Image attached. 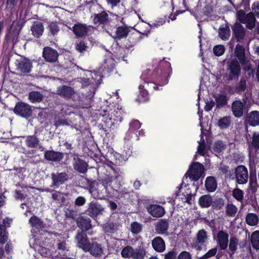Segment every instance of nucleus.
<instances>
[{
	"instance_id": "obj_1",
	"label": "nucleus",
	"mask_w": 259,
	"mask_h": 259,
	"mask_svg": "<svg viewBox=\"0 0 259 259\" xmlns=\"http://www.w3.org/2000/svg\"><path fill=\"white\" fill-rule=\"evenodd\" d=\"M227 71L228 74L224 77V80L225 81L238 80L241 72V67L236 58L233 59L229 63Z\"/></svg>"
},
{
	"instance_id": "obj_2",
	"label": "nucleus",
	"mask_w": 259,
	"mask_h": 259,
	"mask_svg": "<svg viewBox=\"0 0 259 259\" xmlns=\"http://www.w3.org/2000/svg\"><path fill=\"white\" fill-rule=\"evenodd\" d=\"M236 16L239 22L245 24L248 29L251 30L254 27L256 19L253 12L246 14L244 10H240L237 13Z\"/></svg>"
},
{
	"instance_id": "obj_3",
	"label": "nucleus",
	"mask_w": 259,
	"mask_h": 259,
	"mask_svg": "<svg viewBox=\"0 0 259 259\" xmlns=\"http://www.w3.org/2000/svg\"><path fill=\"white\" fill-rule=\"evenodd\" d=\"M204 170L203 165L199 162H194L189 167L185 174L186 178H189L191 181H197L202 176Z\"/></svg>"
},
{
	"instance_id": "obj_4",
	"label": "nucleus",
	"mask_w": 259,
	"mask_h": 259,
	"mask_svg": "<svg viewBox=\"0 0 259 259\" xmlns=\"http://www.w3.org/2000/svg\"><path fill=\"white\" fill-rule=\"evenodd\" d=\"M208 238V233L204 229L199 230L197 232L195 239L192 244V247L196 250H201L202 246L207 243Z\"/></svg>"
},
{
	"instance_id": "obj_5",
	"label": "nucleus",
	"mask_w": 259,
	"mask_h": 259,
	"mask_svg": "<svg viewBox=\"0 0 259 259\" xmlns=\"http://www.w3.org/2000/svg\"><path fill=\"white\" fill-rule=\"evenodd\" d=\"M14 112L17 115L27 118L32 115V109L29 104L23 102H19L16 104Z\"/></svg>"
},
{
	"instance_id": "obj_6",
	"label": "nucleus",
	"mask_w": 259,
	"mask_h": 259,
	"mask_svg": "<svg viewBox=\"0 0 259 259\" xmlns=\"http://www.w3.org/2000/svg\"><path fill=\"white\" fill-rule=\"evenodd\" d=\"M15 64L17 70L24 74L29 73L32 68L31 61L26 58H21L16 60Z\"/></svg>"
},
{
	"instance_id": "obj_7",
	"label": "nucleus",
	"mask_w": 259,
	"mask_h": 259,
	"mask_svg": "<svg viewBox=\"0 0 259 259\" xmlns=\"http://www.w3.org/2000/svg\"><path fill=\"white\" fill-rule=\"evenodd\" d=\"M235 177L237 183L239 184L246 183L248 179L247 168L243 165L238 166L235 170Z\"/></svg>"
},
{
	"instance_id": "obj_8",
	"label": "nucleus",
	"mask_w": 259,
	"mask_h": 259,
	"mask_svg": "<svg viewBox=\"0 0 259 259\" xmlns=\"http://www.w3.org/2000/svg\"><path fill=\"white\" fill-rule=\"evenodd\" d=\"M75 239L77 247L85 252H87V250H89L88 247L91 243L86 233L83 232H78L75 237Z\"/></svg>"
},
{
	"instance_id": "obj_9",
	"label": "nucleus",
	"mask_w": 259,
	"mask_h": 259,
	"mask_svg": "<svg viewBox=\"0 0 259 259\" xmlns=\"http://www.w3.org/2000/svg\"><path fill=\"white\" fill-rule=\"evenodd\" d=\"M51 178L52 180L51 186L58 188L67 181L68 176L65 172L52 173L51 174Z\"/></svg>"
},
{
	"instance_id": "obj_10",
	"label": "nucleus",
	"mask_w": 259,
	"mask_h": 259,
	"mask_svg": "<svg viewBox=\"0 0 259 259\" xmlns=\"http://www.w3.org/2000/svg\"><path fill=\"white\" fill-rule=\"evenodd\" d=\"M229 234L223 230H219L216 235V240L221 250H225L228 246Z\"/></svg>"
},
{
	"instance_id": "obj_11",
	"label": "nucleus",
	"mask_w": 259,
	"mask_h": 259,
	"mask_svg": "<svg viewBox=\"0 0 259 259\" xmlns=\"http://www.w3.org/2000/svg\"><path fill=\"white\" fill-rule=\"evenodd\" d=\"M57 51L50 47H45L43 51V57L49 62H55L58 59Z\"/></svg>"
},
{
	"instance_id": "obj_12",
	"label": "nucleus",
	"mask_w": 259,
	"mask_h": 259,
	"mask_svg": "<svg viewBox=\"0 0 259 259\" xmlns=\"http://www.w3.org/2000/svg\"><path fill=\"white\" fill-rule=\"evenodd\" d=\"M233 33L237 41L242 40L245 35V30L241 24L235 23L233 27Z\"/></svg>"
},
{
	"instance_id": "obj_13",
	"label": "nucleus",
	"mask_w": 259,
	"mask_h": 259,
	"mask_svg": "<svg viewBox=\"0 0 259 259\" xmlns=\"http://www.w3.org/2000/svg\"><path fill=\"white\" fill-rule=\"evenodd\" d=\"M104 209L103 207L98 203L91 202L87 209V214L91 217H96Z\"/></svg>"
},
{
	"instance_id": "obj_14",
	"label": "nucleus",
	"mask_w": 259,
	"mask_h": 259,
	"mask_svg": "<svg viewBox=\"0 0 259 259\" xmlns=\"http://www.w3.org/2000/svg\"><path fill=\"white\" fill-rule=\"evenodd\" d=\"M93 21L94 24L97 25H102V27H104L109 23L108 15L105 11L95 14Z\"/></svg>"
},
{
	"instance_id": "obj_15",
	"label": "nucleus",
	"mask_w": 259,
	"mask_h": 259,
	"mask_svg": "<svg viewBox=\"0 0 259 259\" xmlns=\"http://www.w3.org/2000/svg\"><path fill=\"white\" fill-rule=\"evenodd\" d=\"M235 56L237 58L239 63L241 65H245V62L247 61L245 55V49L240 45H237L234 51Z\"/></svg>"
},
{
	"instance_id": "obj_16",
	"label": "nucleus",
	"mask_w": 259,
	"mask_h": 259,
	"mask_svg": "<svg viewBox=\"0 0 259 259\" xmlns=\"http://www.w3.org/2000/svg\"><path fill=\"white\" fill-rule=\"evenodd\" d=\"M88 26L84 24L78 23L72 27V31L77 37H81L87 34L88 31Z\"/></svg>"
},
{
	"instance_id": "obj_17",
	"label": "nucleus",
	"mask_w": 259,
	"mask_h": 259,
	"mask_svg": "<svg viewBox=\"0 0 259 259\" xmlns=\"http://www.w3.org/2000/svg\"><path fill=\"white\" fill-rule=\"evenodd\" d=\"M148 212L154 217H161L165 213L164 209L161 206L153 204L148 207Z\"/></svg>"
},
{
	"instance_id": "obj_18",
	"label": "nucleus",
	"mask_w": 259,
	"mask_h": 259,
	"mask_svg": "<svg viewBox=\"0 0 259 259\" xmlns=\"http://www.w3.org/2000/svg\"><path fill=\"white\" fill-rule=\"evenodd\" d=\"M153 249L157 252H162L165 249V242L161 237H156L152 241Z\"/></svg>"
},
{
	"instance_id": "obj_19",
	"label": "nucleus",
	"mask_w": 259,
	"mask_h": 259,
	"mask_svg": "<svg viewBox=\"0 0 259 259\" xmlns=\"http://www.w3.org/2000/svg\"><path fill=\"white\" fill-rule=\"evenodd\" d=\"M244 105L241 101H235L232 104V111L236 117H240L243 115Z\"/></svg>"
},
{
	"instance_id": "obj_20",
	"label": "nucleus",
	"mask_w": 259,
	"mask_h": 259,
	"mask_svg": "<svg viewBox=\"0 0 259 259\" xmlns=\"http://www.w3.org/2000/svg\"><path fill=\"white\" fill-rule=\"evenodd\" d=\"M57 93L62 97L69 98L74 94L75 92L70 87L62 85L58 88Z\"/></svg>"
},
{
	"instance_id": "obj_21",
	"label": "nucleus",
	"mask_w": 259,
	"mask_h": 259,
	"mask_svg": "<svg viewBox=\"0 0 259 259\" xmlns=\"http://www.w3.org/2000/svg\"><path fill=\"white\" fill-rule=\"evenodd\" d=\"M73 165L74 169L80 173L83 174L87 171L88 164L84 160L78 157L74 158Z\"/></svg>"
},
{
	"instance_id": "obj_22",
	"label": "nucleus",
	"mask_w": 259,
	"mask_h": 259,
	"mask_svg": "<svg viewBox=\"0 0 259 259\" xmlns=\"http://www.w3.org/2000/svg\"><path fill=\"white\" fill-rule=\"evenodd\" d=\"M88 249L87 250V252H90L92 255L95 257L101 256L103 254V249L101 245L97 242L91 244Z\"/></svg>"
},
{
	"instance_id": "obj_23",
	"label": "nucleus",
	"mask_w": 259,
	"mask_h": 259,
	"mask_svg": "<svg viewBox=\"0 0 259 259\" xmlns=\"http://www.w3.org/2000/svg\"><path fill=\"white\" fill-rule=\"evenodd\" d=\"M44 27L42 23L39 21H35L31 27L32 34L36 37H40L43 33Z\"/></svg>"
},
{
	"instance_id": "obj_24",
	"label": "nucleus",
	"mask_w": 259,
	"mask_h": 259,
	"mask_svg": "<svg viewBox=\"0 0 259 259\" xmlns=\"http://www.w3.org/2000/svg\"><path fill=\"white\" fill-rule=\"evenodd\" d=\"M45 158L49 161H59L63 159V154L61 152L47 151L45 153Z\"/></svg>"
},
{
	"instance_id": "obj_25",
	"label": "nucleus",
	"mask_w": 259,
	"mask_h": 259,
	"mask_svg": "<svg viewBox=\"0 0 259 259\" xmlns=\"http://www.w3.org/2000/svg\"><path fill=\"white\" fill-rule=\"evenodd\" d=\"M91 222L90 219L83 217L78 218L77 220L78 226L82 230V232H83L91 228Z\"/></svg>"
},
{
	"instance_id": "obj_26",
	"label": "nucleus",
	"mask_w": 259,
	"mask_h": 259,
	"mask_svg": "<svg viewBox=\"0 0 259 259\" xmlns=\"http://www.w3.org/2000/svg\"><path fill=\"white\" fill-rule=\"evenodd\" d=\"M25 144L29 148H36L39 146V139L35 135L27 136L25 138Z\"/></svg>"
},
{
	"instance_id": "obj_27",
	"label": "nucleus",
	"mask_w": 259,
	"mask_h": 259,
	"mask_svg": "<svg viewBox=\"0 0 259 259\" xmlns=\"http://www.w3.org/2000/svg\"><path fill=\"white\" fill-rule=\"evenodd\" d=\"M205 187L208 192H213L217 188V182L213 177H207L205 181Z\"/></svg>"
},
{
	"instance_id": "obj_28",
	"label": "nucleus",
	"mask_w": 259,
	"mask_h": 259,
	"mask_svg": "<svg viewBox=\"0 0 259 259\" xmlns=\"http://www.w3.org/2000/svg\"><path fill=\"white\" fill-rule=\"evenodd\" d=\"M247 122L251 126H256L259 124V112L253 111L247 115Z\"/></svg>"
},
{
	"instance_id": "obj_29",
	"label": "nucleus",
	"mask_w": 259,
	"mask_h": 259,
	"mask_svg": "<svg viewBox=\"0 0 259 259\" xmlns=\"http://www.w3.org/2000/svg\"><path fill=\"white\" fill-rule=\"evenodd\" d=\"M168 227V224L165 220H160L155 225L156 232L159 234L166 233Z\"/></svg>"
},
{
	"instance_id": "obj_30",
	"label": "nucleus",
	"mask_w": 259,
	"mask_h": 259,
	"mask_svg": "<svg viewBox=\"0 0 259 259\" xmlns=\"http://www.w3.org/2000/svg\"><path fill=\"white\" fill-rule=\"evenodd\" d=\"M212 203V199L208 194L201 196L198 200L199 205L202 208H208Z\"/></svg>"
},
{
	"instance_id": "obj_31",
	"label": "nucleus",
	"mask_w": 259,
	"mask_h": 259,
	"mask_svg": "<svg viewBox=\"0 0 259 259\" xmlns=\"http://www.w3.org/2000/svg\"><path fill=\"white\" fill-rule=\"evenodd\" d=\"M129 31V28L126 26H119L117 28L115 33L113 37L119 39L126 37Z\"/></svg>"
},
{
	"instance_id": "obj_32",
	"label": "nucleus",
	"mask_w": 259,
	"mask_h": 259,
	"mask_svg": "<svg viewBox=\"0 0 259 259\" xmlns=\"http://www.w3.org/2000/svg\"><path fill=\"white\" fill-rule=\"evenodd\" d=\"M219 36L223 40H227L230 36V30L227 25L221 26L219 29Z\"/></svg>"
},
{
	"instance_id": "obj_33",
	"label": "nucleus",
	"mask_w": 259,
	"mask_h": 259,
	"mask_svg": "<svg viewBox=\"0 0 259 259\" xmlns=\"http://www.w3.org/2000/svg\"><path fill=\"white\" fill-rule=\"evenodd\" d=\"M239 244V240L235 236H231L229 240V249L231 252V254H234L237 249Z\"/></svg>"
},
{
	"instance_id": "obj_34",
	"label": "nucleus",
	"mask_w": 259,
	"mask_h": 259,
	"mask_svg": "<svg viewBox=\"0 0 259 259\" xmlns=\"http://www.w3.org/2000/svg\"><path fill=\"white\" fill-rule=\"evenodd\" d=\"M146 252L143 247L134 249L132 258L133 259H144L146 256Z\"/></svg>"
},
{
	"instance_id": "obj_35",
	"label": "nucleus",
	"mask_w": 259,
	"mask_h": 259,
	"mask_svg": "<svg viewBox=\"0 0 259 259\" xmlns=\"http://www.w3.org/2000/svg\"><path fill=\"white\" fill-rule=\"evenodd\" d=\"M29 223H30L33 230L39 229L43 227L44 224L38 218L33 216L29 219Z\"/></svg>"
},
{
	"instance_id": "obj_36",
	"label": "nucleus",
	"mask_w": 259,
	"mask_h": 259,
	"mask_svg": "<svg viewBox=\"0 0 259 259\" xmlns=\"http://www.w3.org/2000/svg\"><path fill=\"white\" fill-rule=\"evenodd\" d=\"M42 98V95L38 92L32 91L29 94L28 99L32 103L40 102Z\"/></svg>"
},
{
	"instance_id": "obj_37",
	"label": "nucleus",
	"mask_w": 259,
	"mask_h": 259,
	"mask_svg": "<svg viewBox=\"0 0 259 259\" xmlns=\"http://www.w3.org/2000/svg\"><path fill=\"white\" fill-rule=\"evenodd\" d=\"M250 242L254 248L259 249V231H255L251 234Z\"/></svg>"
},
{
	"instance_id": "obj_38",
	"label": "nucleus",
	"mask_w": 259,
	"mask_h": 259,
	"mask_svg": "<svg viewBox=\"0 0 259 259\" xmlns=\"http://www.w3.org/2000/svg\"><path fill=\"white\" fill-rule=\"evenodd\" d=\"M215 100L217 103V107L219 108L224 107L227 104V97L224 95H218L215 98Z\"/></svg>"
},
{
	"instance_id": "obj_39",
	"label": "nucleus",
	"mask_w": 259,
	"mask_h": 259,
	"mask_svg": "<svg viewBox=\"0 0 259 259\" xmlns=\"http://www.w3.org/2000/svg\"><path fill=\"white\" fill-rule=\"evenodd\" d=\"M246 223L251 226H254L257 225L258 222V219L255 213H248L246 217Z\"/></svg>"
},
{
	"instance_id": "obj_40",
	"label": "nucleus",
	"mask_w": 259,
	"mask_h": 259,
	"mask_svg": "<svg viewBox=\"0 0 259 259\" xmlns=\"http://www.w3.org/2000/svg\"><path fill=\"white\" fill-rule=\"evenodd\" d=\"M231 122V118L230 116L224 117L220 119L218 122V126L221 129L228 128Z\"/></svg>"
},
{
	"instance_id": "obj_41",
	"label": "nucleus",
	"mask_w": 259,
	"mask_h": 259,
	"mask_svg": "<svg viewBox=\"0 0 259 259\" xmlns=\"http://www.w3.org/2000/svg\"><path fill=\"white\" fill-rule=\"evenodd\" d=\"M243 65L244 66L243 69L245 77L250 78L251 76H253L254 70L252 68L250 63L246 61L245 65Z\"/></svg>"
},
{
	"instance_id": "obj_42",
	"label": "nucleus",
	"mask_w": 259,
	"mask_h": 259,
	"mask_svg": "<svg viewBox=\"0 0 259 259\" xmlns=\"http://www.w3.org/2000/svg\"><path fill=\"white\" fill-rule=\"evenodd\" d=\"M142 225L137 222H133L131 225V231L134 234L140 233L142 231Z\"/></svg>"
},
{
	"instance_id": "obj_43",
	"label": "nucleus",
	"mask_w": 259,
	"mask_h": 259,
	"mask_svg": "<svg viewBox=\"0 0 259 259\" xmlns=\"http://www.w3.org/2000/svg\"><path fill=\"white\" fill-rule=\"evenodd\" d=\"M237 211V208L232 204H228L226 206V214L229 217H234Z\"/></svg>"
},
{
	"instance_id": "obj_44",
	"label": "nucleus",
	"mask_w": 259,
	"mask_h": 259,
	"mask_svg": "<svg viewBox=\"0 0 259 259\" xmlns=\"http://www.w3.org/2000/svg\"><path fill=\"white\" fill-rule=\"evenodd\" d=\"M6 227L3 225H0V242L5 243L7 242L8 237V233L6 231Z\"/></svg>"
},
{
	"instance_id": "obj_45",
	"label": "nucleus",
	"mask_w": 259,
	"mask_h": 259,
	"mask_svg": "<svg viewBox=\"0 0 259 259\" xmlns=\"http://www.w3.org/2000/svg\"><path fill=\"white\" fill-rule=\"evenodd\" d=\"M52 198L54 200L56 201L61 200L62 202H64L65 199L64 193L55 190L52 191Z\"/></svg>"
},
{
	"instance_id": "obj_46",
	"label": "nucleus",
	"mask_w": 259,
	"mask_h": 259,
	"mask_svg": "<svg viewBox=\"0 0 259 259\" xmlns=\"http://www.w3.org/2000/svg\"><path fill=\"white\" fill-rule=\"evenodd\" d=\"M133 251L134 248L132 247L127 246L122 249L121 255L123 257H132Z\"/></svg>"
},
{
	"instance_id": "obj_47",
	"label": "nucleus",
	"mask_w": 259,
	"mask_h": 259,
	"mask_svg": "<svg viewBox=\"0 0 259 259\" xmlns=\"http://www.w3.org/2000/svg\"><path fill=\"white\" fill-rule=\"evenodd\" d=\"M246 88V80L244 78H241L239 82L236 87L237 93L244 92Z\"/></svg>"
},
{
	"instance_id": "obj_48",
	"label": "nucleus",
	"mask_w": 259,
	"mask_h": 259,
	"mask_svg": "<svg viewBox=\"0 0 259 259\" xmlns=\"http://www.w3.org/2000/svg\"><path fill=\"white\" fill-rule=\"evenodd\" d=\"M57 243V248L59 250L65 251L68 250V247L66 240L64 239H58Z\"/></svg>"
},
{
	"instance_id": "obj_49",
	"label": "nucleus",
	"mask_w": 259,
	"mask_h": 259,
	"mask_svg": "<svg viewBox=\"0 0 259 259\" xmlns=\"http://www.w3.org/2000/svg\"><path fill=\"white\" fill-rule=\"evenodd\" d=\"M213 150L214 152L220 153L225 149V145L222 141H217L213 146Z\"/></svg>"
},
{
	"instance_id": "obj_50",
	"label": "nucleus",
	"mask_w": 259,
	"mask_h": 259,
	"mask_svg": "<svg viewBox=\"0 0 259 259\" xmlns=\"http://www.w3.org/2000/svg\"><path fill=\"white\" fill-rule=\"evenodd\" d=\"M225 47L223 45H217L213 48V51L217 56H222L225 52Z\"/></svg>"
},
{
	"instance_id": "obj_51",
	"label": "nucleus",
	"mask_w": 259,
	"mask_h": 259,
	"mask_svg": "<svg viewBox=\"0 0 259 259\" xmlns=\"http://www.w3.org/2000/svg\"><path fill=\"white\" fill-rule=\"evenodd\" d=\"M233 196L238 201H241L243 198V192L238 188H236L233 191Z\"/></svg>"
},
{
	"instance_id": "obj_52",
	"label": "nucleus",
	"mask_w": 259,
	"mask_h": 259,
	"mask_svg": "<svg viewBox=\"0 0 259 259\" xmlns=\"http://www.w3.org/2000/svg\"><path fill=\"white\" fill-rule=\"evenodd\" d=\"M50 32L52 35L56 34L59 31V27L56 23L51 22L48 26Z\"/></svg>"
},
{
	"instance_id": "obj_53",
	"label": "nucleus",
	"mask_w": 259,
	"mask_h": 259,
	"mask_svg": "<svg viewBox=\"0 0 259 259\" xmlns=\"http://www.w3.org/2000/svg\"><path fill=\"white\" fill-rule=\"evenodd\" d=\"M141 127V123L139 121L134 120L131 122L130 124V131L135 132L136 130L139 129Z\"/></svg>"
},
{
	"instance_id": "obj_54",
	"label": "nucleus",
	"mask_w": 259,
	"mask_h": 259,
	"mask_svg": "<svg viewBox=\"0 0 259 259\" xmlns=\"http://www.w3.org/2000/svg\"><path fill=\"white\" fill-rule=\"evenodd\" d=\"M218 252L217 247H214L208 250L205 254L202 256V259H207L214 256Z\"/></svg>"
},
{
	"instance_id": "obj_55",
	"label": "nucleus",
	"mask_w": 259,
	"mask_h": 259,
	"mask_svg": "<svg viewBox=\"0 0 259 259\" xmlns=\"http://www.w3.org/2000/svg\"><path fill=\"white\" fill-rule=\"evenodd\" d=\"M98 183L95 181L92 182L90 184L89 192L95 198H98V195L96 194V189L95 188V186L97 185Z\"/></svg>"
},
{
	"instance_id": "obj_56",
	"label": "nucleus",
	"mask_w": 259,
	"mask_h": 259,
	"mask_svg": "<svg viewBox=\"0 0 259 259\" xmlns=\"http://www.w3.org/2000/svg\"><path fill=\"white\" fill-rule=\"evenodd\" d=\"M252 145L256 149H259V132L253 134Z\"/></svg>"
},
{
	"instance_id": "obj_57",
	"label": "nucleus",
	"mask_w": 259,
	"mask_h": 259,
	"mask_svg": "<svg viewBox=\"0 0 259 259\" xmlns=\"http://www.w3.org/2000/svg\"><path fill=\"white\" fill-rule=\"evenodd\" d=\"M191 253L186 251L181 252L177 257V259H192Z\"/></svg>"
},
{
	"instance_id": "obj_58",
	"label": "nucleus",
	"mask_w": 259,
	"mask_h": 259,
	"mask_svg": "<svg viewBox=\"0 0 259 259\" xmlns=\"http://www.w3.org/2000/svg\"><path fill=\"white\" fill-rule=\"evenodd\" d=\"M85 202L86 199L84 197L82 196H78L75 199L74 204L76 206H80L83 205Z\"/></svg>"
},
{
	"instance_id": "obj_59",
	"label": "nucleus",
	"mask_w": 259,
	"mask_h": 259,
	"mask_svg": "<svg viewBox=\"0 0 259 259\" xmlns=\"http://www.w3.org/2000/svg\"><path fill=\"white\" fill-rule=\"evenodd\" d=\"M197 152L199 153V154L201 155H204L206 153V148L204 144V141L202 143L199 142V145L197 148Z\"/></svg>"
},
{
	"instance_id": "obj_60",
	"label": "nucleus",
	"mask_w": 259,
	"mask_h": 259,
	"mask_svg": "<svg viewBox=\"0 0 259 259\" xmlns=\"http://www.w3.org/2000/svg\"><path fill=\"white\" fill-rule=\"evenodd\" d=\"M87 48V47L85 45L84 42L82 41L77 43L76 45V49L80 52H82L83 51H85Z\"/></svg>"
},
{
	"instance_id": "obj_61",
	"label": "nucleus",
	"mask_w": 259,
	"mask_h": 259,
	"mask_svg": "<svg viewBox=\"0 0 259 259\" xmlns=\"http://www.w3.org/2000/svg\"><path fill=\"white\" fill-rule=\"evenodd\" d=\"M251 9L255 15L259 17V2L254 3L252 5Z\"/></svg>"
},
{
	"instance_id": "obj_62",
	"label": "nucleus",
	"mask_w": 259,
	"mask_h": 259,
	"mask_svg": "<svg viewBox=\"0 0 259 259\" xmlns=\"http://www.w3.org/2000/svg\"><path fill=\"white\" fill-rule=\"evenodd\" d=\"M214 105V102L213 101H207L204 107V109L206 111H209L211 110Z\"/></svg>"
},
{
	"instance_id": "obj_63",
	"label": "nucleus",
	"mask_w": 259,
	"mask_h": 259,
	"mask_svg": "<svg viewBox=\"0 0 259 259\" xmlns=\"http://www.w3.org/2000/svg\"><path fill=\"white\" fill-rule=\"evenodd\" d=\"M105 230L106 232H109L110 233L114 232L115 230L114 225L110 223L107 224L105 227Z\"/></svg>"
},
{
	"instance_id": "obj_64",
	"label": "nucleus",
	"mask_w": 259,
	"mask_h": 259,
	"mask_svg": "<svg viewBox=\"0 0 259 259\" xmlns=\"http://www.w3.org/2000/svg\"><path fill=\"white\" fill-rule=\"evenodd\" d=\"M176 253L174 251L169 252L168 253L165 254L164 259H176Z\"/></svg>"
}]
</instances>
